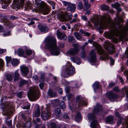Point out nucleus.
<instances>
[{
  "mask_svg": "<svg viewBox=\"0 0 128 128\" xmlns=\"http://www.w3.org/2000/svg\"><path fill=\"white\" fill-rule=\"evenodd\" d=\"M94 21L95 26H97L99 24L101 28L103 29L106 28L108 26L112 28L110 32L106 34V35L107 38L112 39V41L115 43H117L118 40L117 39L113 37L114 36L120 35L119 39L122 41L127 34L128 27L126 26H123L122 25H120V22H123L122 18H118L115 24L112 21L110 18L107 19L106 17L105 16L102 17L101 20H99L98 16H96L94 18Z\"/></svg>",
  "mask_w": 128,
  "mask_h": 128,
  "instance_id": "obj_1",
  "label": "nucleus"
},
{
  "mask_svg": "<svg viewBox=\"0 0 128 128\" xmlns=\"http://www.w3.org/2000/svg\"><path fill=\"white\" fill-rule=\"evenodd\" d=\"M45 45L49 49L50 54L52 55L58 56L60 53L59 47L56 45V40L53 36L47 37L44 40Z\"/></svg>",
  "mask_w": 128,
  "mask_h": 128,
  "instance_id": "obj_2",
  "label": "nucleus"
},
{
  "mask_svg": "<svg viewBox=\"0 0 128 128\" xmlns=\"http://www.w3.org/2000/svg\"><path fill=\"white\" fill-rule=\"evenodd\" d=\"M38 90V87L36 86H34L30 88L28 96L30 100L34 101L39 98V93Z\"/></svg>",
  "mask_w": 128,
  "mask_h": 128,
  "instance_id": "obj_3",
  "label": "nucleus"
},
{
  "mask_svg": "<svg viewBox=\"0 0 128 128\" xmlns=\"http://www.w3.org/2000/svg\"><path fill=\"white\" fill-rule=\"evenodd\" d=\"M88 42L91 43L92 42L93 45L97 48V50L99 54H104L101 57V58L103 60L108 59L109 58L107 54H104V52L100 45L95 42H93L92 40V39L89 40Z\"/></svg>",
  "mask_w": 128,
  "mask_h": 128,
  "instance_id": "obj_4",
  "label": "nucleus"
},
{
  "mask_svg": "<svg viewBox=\"0 0 128 128\" xmlns=\"http://www.w3.org/2000/svg\"><path fill=\"white\" fill-rule=\"evenodd\" d=\"M65 72L62 73V74L64 77H68L72 76L75 72L74 67L70 63H68L66 66Z\"/></svg>",
  "mask_w": 128,
  "mask_h": 128,
  "instance_id": "obj_5",
  "label": "nucleus"
},
{
  "mask_svg": "<svg viewBox=\"0 0 128 128\" xmlns=\"http://www.w3.org/2000/svg\"><path fill=\"white\" fill-rule=\"evenodd\" d=\"M24 3V0H13L11 7L12 8H17L18 9L23 8Z\"/></svg>",
  "mask_w": 128,
  "mask_h": 128,
  "instance_id": "obj_6",
  "label": "nucleus"
},
{
  "mask_svg": "<svg viewBox=\"0 0 128 128\" xmlns=\"http://www.w3.org/2000/svg\"><path fill=\"white\" fill-rule=\"evenodd\" d=\"M50 115V109L49 106H47L45 110L41 112L40 116L43 120H48Z\"/></svg>",
  "mask_w": 128,
  "mask_h": 128,
  "instance_id": "obj_7",
  "label": "nucleus"
},
{
  "mask_svg": "<svg viewBox=\"0 0 128 128\" xmlns=\"http://www.w3.org/2000/svg\"><path fill=\"white\" fill-rule=\"evenodd\" d=\"M88 118L89 120H92L90 125L92 128H96L98 124V122L95 116L91 113H89L88 114Z\"/></svg>",
  "mask_w": 128,
  "mask_h": 128,
  "instance_id": "obj_8",
  "label": "nucleus"
},
{
  "mask_svg": "<svg viewBox=\"0 0 128 128\" xmlns=\"http://www.w3.org/2000/svg\"><path fill=\"white\" fill-rule=\"evenodd\" d=\"M104 47L105 49L108 50L107 52L108 53L112 54L114 52V46L108 42H104Z\"/></svg>",
  "mask_w": 128,
  "mask_h": 128,
  "instance_id": "obj_9",
  "label": "nucleus"
},
{
  "mask_svg": "<svg viewBox=\"0 0 128 128\" xmlns=\"http://www.w3.org/2000/svg\"><path fill=\"white\" fill-rule=\"evenodd\" d=\"M73 46L74 48H71L66 53L69 55H74L76 54L79 52V49L77 44H73Z\"/></svg>",
  "mask_w": 128,
  "mask_h": 128,
  "instance_id": "obj_10",
  "label": "nucleus"
},
{
  "mask_svg": "<svg viewBox=\"0 0 128 128\" xmlns=\"http://www.w3.org/2000/svg\"><path fill=\"white\" fill-rule=\"evenodd\" d=\"M76 102L78 103V106L80 107L83 106L87 105V102L86 100H84V98L80 95L78 96L76 98Z\"/></svg>",
  "mask_w": 128,
  "mask_h": 128,
  "instance_id": "obj_11",
  "label": "nucleus"
},
{
  "mask_svg": "<svg viewBox=\"0 0 128 128\" xmlns=\"http://www.w3.org/2000/svg\"><path fill=\"white\" fill-rule=\"evenodd\" d=\"M39 11L44 14H48L50 12V9L48 5L46 4Z\"/></svg>",
  "mask_w": 128,
  "mask_h": 128,
  "instance_id": "obj_12",
  "label": "nucleus"
},
{
  "mask_svg": "<svg viewBox=\"0 0 128 128\" xmlns=\"http://www.w3.org/2000/svg\"><path fill=\"white\" fill-rule=\"evenodd\" d=\"M34 0L35 6L36 8H38V10L46 4L43 1L40 0Z\"/></svg>",
  "mask_w": 128,
  "mask_h": 128,
  "instance_id": "obj_13",
  "label": "nucleus"
},
{
  "mask_svg": "<svg viewBox=\"0 0 128 128\" xmlns=\"http://www.w3.org/2000/svg\"><path fill=\"white\" fill-rule=\"evenodd\" d=\"M94 49L92 50L90 54V61L91 62H94L96 60V56L95 52Z\"/></svg>",
  "mask_w": 128,
  "mask_h": 128,
  "instance_id": "obj_14",
  "label": "nucleus"
},
{
  "mask_svg": "<svg viewBox=\"0 0 128 128\" xmlns=\"http://www.w3.org/2000/svg\"><path fill=\"white\" fill-rule=\"evenodd\" d=\"M20 70L22 72V74L24 76L27 75L29 72L28 68L27 67L24 66H21Z\"/></svg>",
  "mask_w": 128,
  "mask_h": 128,
  "instance_id": "obj_15",
  "label": "nucleus"
},
{
  "mask_svg": "<svg viewBox=\"0 0 128 128\" xmlns=\"http://www.w3.org/2000/svg\"><path fill=\"white\" fill-rule=\"evenodd\" d=\"M1 21L4 23V24L6 26H8L9 27H13L14 25L10 21L4 18H1Z\"/></svg>",
  "mask_w": 128,
  "mask_h": 128,
  "instance_id": "obj_16",
  "label": "nucleus"
},
{
  "mask_svg": "<svg viewBox=\"0 0 128 128\" xmlns=\"http://www.w3.org/2000/svg\"><path fill=\"white\" fill-rule=\"evenodd\" d=\"M56 34L58 38L60 40H65L67 39V37L66 35L63 33L60 32L59 30H57Z\"/></svg>",
  "mask_w": 128,
  "mask_h": 128,
  "instance_id": "obj_17",
  "label": "nucleus"
},
{
  "mask_svg": "<svg viewBox=\"0 0 128 128\" xmlns=\"http://www.w3.org/2000/svg\"><path fill=\"white\" fill-rule=\"evenodd\" d=\"M108 96L111 101H113L116 99L118 98V96L116 94H115L112 92H109L108 94Z\"/></svg>",
  "mask_w": 128,
  "mask_h": 128,
  "instance_id": "obj_18",
  "label": "nucleus"
},
{
  "mask_svg": "<svg viewBox=\"0 0 128 128\" xmlns=\"http://www.w3.org/2000/svg\"><path fill=\"white\" fill-rule=\"evenodd\" d=\"M12 0H0V4L4 5L2 8H6L8 5L11 3Z\"/></svg>",
  "mask_w": 128,
  "mask_h": 128,
  "instance_id": "obj_19",
  "label": "nucleus"
},
{
  "mask_svg": "<svg viewBox=\"0 0 128 128\" xmlns=\"http://www.w3.org/2000/svg\"><path fill=\"white\" fill-rule=\"evenodd\" d=\"M33 1V3L29 1H28L26 3L24 7L25 10H28L32 8V5L34 3V1Z\"/></svg>",
  "mask_w": 128,
  "mask_h": 128,
  "instance_id": "obj_20",
  "label": "nucleus"
},
{
  "mask_svg": "<svg viewBox=\"0 0 128 128\" xmlns=\"http://www.w3.org/2000/svg\"><path fill=\"white\" fill-rule=\"evenodd\" d=\"M48 95L50 98H56V94L53 90L49 89L47 92Z\"/></svg>",
  "mask_w": 128,
  "mask_h": 128,
  "instance_id": "obj_21",
  "label": "nucleus"
},
{
  "mask_svg": "<svg viewBox=\"0 0 128 128\" xmlns=\"http://www.w3.org/2000/svg\"><path fill=\"white\" fill-rule=\"evenodd\" d=\"M38 29L40 32H46L48 30V28L46 26L40 24L38 26Z\"/></svg>",
  "mask_w": 128,
  "mask_h": 128,
  "instance_id": "obj_22",
  "label": "nucleus"
},
{
  "mask_svg": "<svg viewBox=\"0 0 128 128\" xmlns=\"http://www.w3.org/2000/svg\"><path fill=\"white\" fill-rule=\"evenodd\" d=\"M102 108L101 106L97 105L95 107L94 109V113L95 114H97L98 112L101 111Z\"/></svg>",
  "mask_w": 128,
  "mask_h": 128,
  "instance_id": "obj_23",
  "label": "nucleus"
},
{
  "mask_svg": "<svg viewBox=\"0 0 128 128\" xmlns=\"http://www.w3.org/2000/svg\"><path fill=\"white\" fill-rule=\"evenodd\" d=\"M76 6L75 4H70L69 6L66 8V9L68 11H70L72 12H74L75 11Z\"/></svg>",
  "mask_w": 128,
  "mask_h": 128,
  "instance_id": "obj_24",
  "label": "nucleus"
},
{
  "mask_svg": "<svg viewBox=\"0 0 128 128\" xmlns=\"http://www.w3.org/2000/svg\"><path fill=\"white\" fill-rule=\"evenodd\" d=\"M40 110L38 106L36 107L34 112V114L36 117H38L40 116Z\"/></svg>",
  "mask_w": 128,
  "mask_h": 128,
  "instance_id": "obj_25",
  "label": "nucleus"
},
{
  "mask_svg": "<svg viewBox=\"0 0 128 128\" xmlns=\"http://www.w3.org/2000/svg\"><path fill=\"white\" fill-rule=\"evenodd\" d=\"M71 60L72 61L76 63L77 64H80L81 63L80 58H79L72 57L71 58Z\"/></svg>",
  "mask_w": 128,
  "mask_h": 128,
  "instance_id": "obj_26",
  "label": "nucleus"
},
{
  "mask_svg": "<svg viewBox=\"0 0 128 128\" xmlns=\"http://www.w3.org/2000/svg\"><path fill=\"white\" fill-rule=\"evenodd\" d=\"M65 16L66 20H68L71 19L72 18V15L70 13H65Z\"/></svg>",
  "mask_w": 128,
  "mask_h": 128,
  "instance_id": "obj_27",
  "label": "nucleus"
},
{
  "mask_svg": "<svg viewBox=\"0 0 128 128\" xmlns=\"http://www.w3.org/2000/svg\"><path fill=\"white\" fill-rule=\"evenodd\" d=\"M17 52L19 56H23L24 54L25 51L22 48H20L18 50Z\"/></svg>",
  "mask_w": 128,
  "mask_h": 128,
  "instance_id": "obj_28",
  "label": "nucleus"
},
{
  "mask_svg": "<svg viewBox=\"0 0 128 128\" xmlns=\"http://www.w3.org/2000/svg\"><path fill=\"white\" fill-rule=\"evenodd\" d=\"M122 92L126 95V98H128V87L125 86L122 88Z\"/></svg>",
  "mask_w": 128,
  "mask_h": 128,
  "instance_id": "obj_29",
  "label": "nucleus"
},
{
  "mask_svg": "<svg viewBox=\"0 0 128 128\" xmlns=\"http://www.w3.org/2000/svg\"><path fill=\"white\" fill-rule=\"evenodd\" d=\"M13 76L15 81L19 79L20 77V74L17 70L14 72V74H13Z\"/></svg>",
  "mask_w": 128,
  "mask_h": 128,
  "instance_id": "obj_30",
  "label": "nucleus"
},
{
  "mask_svg": "<svg viewBox=\"0 0 128 128\" xmlns=\"http://www.w3.org/2000/svg\"><path fill=\"white\" fill-rule=\"evenodd\" d=\"M27 83L28 82L26 80L21 79L20 81L19 84V86L20 87H21L27 84Z\"/></svg>",
  "mask_w": 128,
  "mask_h": 128,
  "instance_id": "obj_31",
  "label": "nucleus"
},
{
  "mask_svg": "<svg viewBox=\"0 0 128 128\" xmlns=\"http://www.w3.org/2000/svg\"><path fill=\"white\" fill-rule=\"evenodd\" d=\"M55 114L58 117H60L61 116V113L60 108H57L55 110Z\"/></svg>",
  "mask_w": 128,
  "mask_h": 128,
  "instance_id": "obj_32",
  "label": "nucleus"
},
{
  "mask_svg": "<svg viewBox=\"0 0 128 128\" xmlns=\"http://www.w3.org/2000/svg\"><path fill=\"white\" fill-rule=\"evenodd\" d=\"M74 35L77 40H80L82 38V36L78 32H74Z\"/></svg>",
  "mask_w": 128,
  "mask_h": 128,
  "instance_id": "obj_33",
  "label": "nucleus"
},
{
  "mask_svg": "<svg viewBox=\"0 0 128 128\" xmlns=\"http://www.w3.org/2000/svg\"><path fill=\"white\" fill-rule=\"evenodd\" d=\"M79 32L83 36H89L90 35V34L88 32H85L82 30H80Z\"/></svg>",
  "mask_w": 128,
  "mask_h": 128,
  "instance_id": "obj_34",
  "label": "nucleus"
},
{
  "mask_svg": "<svg viewBox=\"0 0 128 128\" xmlns=\"http://www.w3.org/2000/svg\"><path fill=\"white\" fill-rule=\"evenodd\" d=\"M113 120V116H110L107 117L106 119V121L107 122H112Z\"/></svg>",
  "mask_w": 128,
  "mask_h": 128,
  "instance_id": "obj_35",
  "label": "nucleus"
},
{
  "mask_svg": "<svg viewBox=\"0 0 128 128\" xmlns=\"http://www.w3.org/2000/svg\"><path fill=\"white\" fill-rule=\"evenodd\" d=\"M81 118V117L80 113L79 112H78L75 118V120L77 122H78Z\"/></svg>",
  "mask_w": 128,
  "mask_h": 128,
  "instance_id": "obj_36",
  "label": "nucleus"
},
{
  "mask_svg": "<svg viewBox=\"0 0 128 128\" xmlns=\"http://www.w3.org/2000/svg\"><path fill=\"white\" fill-rule=\"evenodd\" d=\"M58 19L61 21H64L66 20L65 14H60L58 16Z\"/></svg>",
  "mask_w": 128,
  "mask_h": 128,
  "instance_id": "obj_37",
  "label": "nucleus"
},
{
  "mask_svg": "<svg viewBox=\"0 0 128 128\" xmlns=\"http://www.w3.org/2000/svg\"><path fill=\"white\" fill-rule=\"evenodd\" d=\"M68 40L69 42L72 43H74L76 42L75 38L73 36H68Z\"/></svg>",
  "mask_w": 128,
  "mask_h": 128,
  "instance_id": "obj_38",
  "label": "nucleus"
},
{
  "mask_svg": "<svg viewBox=\"0 0 128 128\" xmlns=\"http://www.w3.org/2000/svg\"><path fill=\"white\" fill-rule=\"evenodd\" d=\"M31 125L30 122H28L23 125V128H30L31 127Z\"/></svg>",
  "mask_w": 128,
  "mask_h": 128,
  "instance_id": "obj_39",
  "label": "nucleus"
},
{
  "mask_svg": "<svg viewBox=\"0 0 128 128\" xmlns=\"http://www.w3.org/2000/svg\"><path fill=\"white\" fill-rule=\"evenodd\" d=\"M6 78L8 81H11L12 79V75L10 74H7L6 76Z\"/></svg>",
  "mask_w": 128,
  "mask_h": 128,
  "instance_id": "obj_40",
  "label": "nucleus"
},
{
  "mask_svg": "<svg viewBox=\"0 0 128 128\" xmlns=\"http://www.w3.org/2000/svg\"><path fill=\"white\" fill-rule=\"evenodd\" d=\"M84 3V8L86 9H88L90 8V5L88 3V1H85Z\"/></svg>",
  "mask_w": 128,
  "mask_h": 128,
  "instance_id": "obj_41",
  "label": "nucleus"
},
{
  "mask_svg": "<svg viewBox=\"0 0 128 128\" xmlns=\"http://www.w3.org/2000/svg\"><path fill=\"white\" fill-rule=\"evenodd\" d=\"M47 2L52 6V8L54 9L55 8L54 6L55 3L53 1L50 0H48Z\"/></svg>",
  "mask_w": 128,
  "mask_h": 128,
  "instance_id": "obj_42",
  "label": "nucleus"
},
{
  "mask_svg": "<svg viewBox=\"0 0 128 128\" xmlns=\"http://www.w3.org/2000/svg\"><path fill=\"white\" fill-rule=\"evenodd\" d=\"M101 8L104 10H106L109 9V7L105 5H103L101 6Z\"/></svg>",
  "mask_w": 128,
  "mask_h": 128,
  "instance_id": "obj_43",
  "label": "nucleus"
},
{
  "mask_svg": "<svg viewBox=\"0 0 128 128\" xmlns=\"http://www.w3.org/2000/svg\"><path fill=\"white\" fill-rule=\"evenodd\" d=\"M51 128H60L59 126H56V124L54 122H51L50 124Z\"/></svg>",
  "mask_w": 128,
  "mask_h": 128,
  "instance_id": "obj_44",
  "label": "nucleus"
},
{
  "mask_svg": "<svg viewBox=\"0 0 128 128\" xmlns=\"http://www.w3.org/2000/svg\"><path fill=\"white\" fill-rule=\"evenodd\" d=\"M6 104L8 106V108H11L14 106V105L12 102H8Z\"/></svg>",
  "mask_w": 128,
  "mask_h": 128,
  "instance_id": "obj_45",
  "label": "nucleus"
},
{
  "mask_svg": "<svg viewBox=\"0 0 128 128\" xmlns=\"http://www.w3.org/2000/svg\"><path fill=\"white\" fill-rule=\"evenodd\" d=\"M12 64L14 66H16L18 64L17 60L16 59H14L12 61Z\"/></svg>",
  "mask_w": 128,
  "mask_h": 128,
  "instance_id": "obj_46",
  "label": "nucleus"
},
{
  "mask_svg": "<svg viewBox=\"0 0 128 128\" xmlns=\"http://www.w3.org/2000/svg\"><path fill=\"white\" fill-rule=\"evenodd\" d=\"M60 106V108L62 109H64L66 108V105L64 101H62L61 102Z\"/></svg>",
  "mask_w": 128,
  "mask_h": 128,
  "instance_id": "obj_47",
  "label": "nucleus"
},
{
  "mask_svg": "<svg viewBox=\"0 0 128 128\" xmlns=\"http://www.w3.org/2000/svg\"><path fill=\"white\" fill-rule=\"evenodd\" d=\"M77 7L80 10H81L82 9L83 6L82 2H79L78 3Z\"/></svg>",
  "mask_w": 128,
  "mask_h": 128,
  "instance_id": "obj_48",
  "label": "nucleus"
},
{
  "mask_svg": "<svg viewBox=\"0 0 128 128\" xmlns=\"http://www.w3.org/2000/svg\"><path fill=\"white\" fill-rule=\"evenodd\" d=\"M81 57L83 58L86 57V54L84 50L83 49L81 52Z\"/></svg>",
  "mask_w": 128,
  "mask_h": 128,
  "instance_id": "obj_49",
  "label": "nucleus"
},
{
  "mask_svg": "<svg viewBox=\"0 0 128 128\" xmlns=\"http://www.w3.org/2000/svg\"><path fill=\"white\" fill-rule=\"evenodd\" d=\"M26 53L27 55L30 56L32 54V50L28 49H26Z\"/></svg>",
  "mask_w": 128,
  "mask_h": 128,
  "instance_id": "obj_50",
  "label": "nucleus"
},
{
  "mask_svg": "<svg viewBox=\"0 0 128 128\" xmlns=\"http://www.w3.org/2000/svg\"><path fill=\"white\" fill-rule=\"evenodd\" d=\"M99 86V83L98 82H95L93 85V86L94 89L98 88Z\"/></svg>",
  "mask_w": 128,
  "mask_h": 128,
  "instance_id": "obj_51",
  "label": "nucleus"
},
{
  "mask_svg": "<svg viewBox=\"0 0 128 128\" xmlns=\"http://www.w3.org/2000/svg\"><path fill=\"white\" fill-rule=\"evenodd\" d=\"M63 117L65 119H68L69 120V116L68 115V114H66V113H64L63 114Z\"/></svg>",
  "mask_w": 128,
  "mask_h": 128,
  "instance_id": "obj_52",
  "label": "nucleus"
},
{
  "mask_svg": "<svg viewBox=\"0 0 128 128\" xmlns=\"http://www.w3.org/2000/svg\"><path fill=\"white\" fill-rule=\"evenodd\" d=\"M78 21H80V20L77 18H74L72 20L70 21V23H72L74 22H75Z\"/></svg>",
  "mask_w": 128,
  "mask_h": 128,
  "instance_id": "obj_53",
  "label": "nucleus"
},
{
  "mask_svg": "<svg viewBox=\"0 0 128 128\" xmlns=\"http://www.w3.org/2000/svg\"><path fill=\"white\" fill-rule=\"evenodd\" d=\"M40 80L41 82H42L45 80L44 74H41L40 78Z\"/></svg>",
  "mask_w": 128,
  "mask_h": 128,
  "instance_id": "obj_54",
  "label": "nucleus"
},
{
  "mask_svg": "<svg viewBox=\"0 0 128 128\" xmlns=\"http://www.w3.org/2000/svg\"><path fill=\"white\" fill-rule=\"evenodd\" d=\"M115 114L116 116L118 117L121 120L122 119V117L121 116V115L118 112H116Z\"/></svg>",
  "mask_w": 128,
  "mask_h": 128,
  "instance_id": "obj_55",
  "label": "nucleus"
},
{
  "mask_svg": "<svg viewBox=\"0 0 128 128\" xmlns=\"http://www.w3.org/2000/svg\"><path fill=\"white\" fill-rule=\"evenodd\" d=\"M34 128H40V125L37 124L35 121L34 122Z\"/></svg>",
  "mask_w": 128,
  "mask_h": 128,
  "instance_id": "obj_56",
  "label": "nucleus"
},
{
  "mask_svg": "<svg viewBox=\"0 0 128 128\" xmlns=\"http://www.w3.org/2000/svg\"><path fill=\"white\" fill-rule=\"evenodd\" d=\"M10 31H8L4 32L3 34V35L4 36H6L10 35Z\"/></svg>",
  "mask_w": 128,
  "mask_h": 128,
  "instance_id": "obj_57",
  "label": "nucleus"
},
{
  "mask_svg": "<svg viewBox=\"0 0 128 128\" xmlns=\"http://www.w3.org/2000/svg\"><path fill=\"white\" fill-rule=\"evenodd\" d=\"M6 59L7 63H9L11 60V58L10 57H6Z\"/></svg>",
  "mask_w": 128,
  "mask_h": 128,
  "instance_id": "obj_58",
  "label": "nucleus"
},
{
  "mask_svg": "<svg viewBox=\"0 0 128 128\" xmlns=\"http://www.w3.org/2000/svg\"><path fill=\"white\" fill-rule=\"evenodd\" d=\"M22 92H18L17 94V96L20 98H21L22 97Z\"/></svg>",
  "mask_w": 128,
  "mask_h": 128,
  "instance_id": "obj_59",
  "label": "nucleus"
},
{
  "mask_svg": "<svg viewBox=\"0 0 128 128\" xmlns=\"http://www.w3.org/2000/svg\"><path fill=\"white\" fill-rule=\"evenodd\" d=\"M63 4L65 6H68L70 4V3L66 2L65 1H63L62 2Z\"/></svg>",
  "mask_w": 128,
  "mask_h": 128,
  "instance_id": "obj_60",
  "label": "nucleus"
},
{
  "mask_svg": "<svg viewBox=\"0 0 128 128\" xmlns=\"http://www.w3.org/2000/svg\"><path fill=\"white\" fill-rule=\"evenodd\" d=\"M124 56L127 58H128V47L126 49L125 52Z\"/></svg>",
  "mask_w": 128,
  "mask_h": 128,
  "instance_id": "obj_61",
  "label": "nucleus"
},
{
  "mask_svg": "<svg viewBox=\"0 0 128 128\" xmlns=\"http://www.w3.org/2000/svg\"><path fill=\"white\" fill-rule=\"evenodd\" d=\"M12 121L11 120H10V121H6L7 124H8V126H10V127H11L12 126Z\"/></svg>",
  "mask_w": 128,
  "mask_h": 128,
  "instance_id": "obj_62",
  "label": "nucleus"
},
{
  "mask_svg": "<svg viewBox=\"0 0 128 128\" xmlns=\"http://www.w3.org/2000/svg\"><path fill=\"white\" fill-rule=\"evenodd\" d=\"M4 62L3 60L0 59V69L2 67L3 65Z\"/></svg>",
  "mask_w": 128,
  "mask_h": 128,
  "instance_id": "obj_63",
  "label": "nucleus"
},
{
  "mask_svg": "<svg viewBox=\"0 0 128 128\" xmlns=\"http://www.w3.org/2000/svg\"><path fill=\"white\" fill-rule=\"evenodd\" d=\"M81 18L84 20L87 21V18L86 16H82Z\"/></svg>",
  "mask_w": 128,
  "mask_h": 128,
  "instance_id": "obj_64",
  "label": "nucleus"
}]
</instances>
